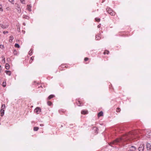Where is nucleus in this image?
<instances>
[{"mask_svg": "<svg viewBox=\"0 0 151 151\" xmlns=\"http://www.w3.org/2000/svg\"><path fill=\"white\" fill-rule=\"evenodd\" d=\"M54 96H55L54 95H51L48 96V99L49 100H50V99H51L53 98L54 97Z\"/></svg>", "mask_w": 151, "mask_h": 151, "instance_id": "obj_16", "label": "nucleus"}, {"mask_svg": "<svg viewBox=\"0 0 151 151\" xmlns=\"http://www.w3.org/2000/svg\"><path fill=\"white\" fill-rule=\"evenodd\" d=\"M40 87H42V86H40Z\"/></svg>", "mask_w": 151, "mask_h": 151, "instance_id": "obj_47", "label": "nucleus"}, {"mask_svg": "<svg viewBox=\"0 0 151 151\" xmlns=\"http://www.w3.org/2000/svg\"><path fill=\"white\" fill-rule=\"evenodd\" d=\"M34 59V57L32 56V57H31V60H32L31 61V60H30V61H29L30 63H32V61Z\"/></svg>", "mask_w": 151, "mask_h": 151, "instance_id": "obj_29", "label": "nucleus"}, {"mask_svg": "<svg viewBox=\"0 0 151 151\" xmlns=\"http://www.w3.org/2000/svg\"><path fill=\"white\" fill-rule=\"evenodd\" d=\"M147 149V150H151V145L149 143H147L146 145Z\"/></svg>", "mask_w": 151, "mask_h": 151, "instance_id": "obj_6", "label": "nucleus"}, {"mask_svg": "<svg viewBox=\"0 0 151 151\" xmlns=\"http://www.w3.org/2000/svg\"><path fill=\"white\" fill-rule=\"evenodd\" d=\"M2 85L3 87H5L6 86V82H3L2 84Z\"/></svg>", "mask_w": 151, "mask_h": 151, "instance_id": "obj_26", "label": "nucleus"}, {"mask_svg": "<svg viewBox=\"0 0 151 151\" xmlns=\"http://www.w3.org/2000/svg\"><path fill=\"white\" fill-rule=\"evenodd\" d=\"M47 104L49 106H51V105L52 104V103L50 101H48L47 102Z\"/></svg>", "mask_w": 151, "mask_h": 151, "instance_id": "obj_28", "label": "nucleus"}, {"mask_svg": "<svg viewBox=\"0 0 151 151\" xmlns=\"http://www.w3.org/2000/svg\"><path fill=\"white\" fill-rule=\"evenodd\" d=\"M0 26L3 29L7 28L8 27V25H4L2 24H0Z\"/></svg>", "mask_w": 151, "mask_h": 151, "instance_id": "obj_9", "label": "nucleus"}, {"mask_svg": "<svg viewBox=\"0 0 151 151\" xmlns=\"http://www.w3.org/2000/svg\"><path fill=\"white\" fill-rule=\"evenodd\" d=\"M13 39V37L12 36H10L9 37V41L10 42H12Z\"/></svg>", "mask_w": 151, "mask_h": 151, "instance_id": "obj_18", "label": "nucleus"}, {"mask_svg": "<svg viewBox=\"0 0 151 151\" xmlns=\"http://www.w3.org/2000/svg\"><path fill=\"white\" fill-rule=\"evenodd\" d=\"M7 60H8V61H9V60H10V59L9 58H8L7 59Z\"/></svg>", "mask_w": 151, "mask_h": 151, "instance_id": "obj_44", "label": "nucleus"}, {"mask_svg": "<svg viewBox=\"0 0 151 151\" xmlns=\"http://www.w3.org/2000/svg\"><path fill=\"white\" fill-rule=\"evenodd\" d=\"M129 150L131 151H135L136 150V147L132 146L129 148Z\"/></svg>", "mask_w": 151, "mask_h": 151, "instance_id": "obj_7", "label": "nucleus"}, {"mask_svg": "<svg viewBox=\"0 0 151 151\" xmlns=\"http://www.w3.org/2000/svg\"><path fill=\"white\" fill-rule=\"evenodd\" d=\"M23 18L27 19H29V17L26 15H23Z\"/></svg>", "mask_w": 151, "mask_h": 151, "instance_id": "obj_17", "label": "nucleus"}, {"mask_svg": "<svg viewBox=\"0 0 151 151\" xmlns=\"http://www.w3.org/2000/svg\"><path fill=\"white\" fill-rule=\"evenodd\" d=\"M100 38V37L99 35H96V40H98Z\"/></svg>", "mask_w": 151, "mask_h": 151, "instance_id": "obj_24", "label": "nucleus"}, {"mask_svg": "<svg viewBox=\"0 0 151 151\" xmlns=\"http://www.w3.org/2000/svg\"><path fill=\"white\" fill-rule=\"evenodd\" d=\"M0 48L1 49H3L4 48V46L3 45H0Z\"/></svg>", "mask_w": 151, "mask_h": 151, "instance_id": "obj_34", "label": "nucleus"}, {"mask_svg": "<svg viewBox=\"0 0 151 151\" xmlns=\"http://www.w3.org/2000/svg\"><path fill=\"white\" fill-rule=\"evenodd\" d=\"M97 27L98 28H99L100 27V25H98V26Z\"/></svg>", "mask_w": 151, "mask_h": 151, "instance_id": "obj_43", "label": "nucleus"}, {"mask_svg": "<svg viewBox=\"0 0 151 151\" xmlns=\"http://www.w3.org/2000/svg\"><path fill=\"white\" fill-rule=\"evenodd\" d=\"M32 51H31V50H30L29 51V55H32Z\"/></svg>", "mask_w": 151, "mask_h": 151, "instance_id": "obj_38", "label": "nucleus"}, {"mask_svg": "<svg viewBox=\"0 0 151 151\" xmlns=\"http://www.w3.org/2000/svg\"><path fill=\"white\" fill-rule=\"evenodd\" d=\"M40 125L41 127H42L44 126V124H40Z\"/></svg>", "mask_w": 151, "mask_h": 151, "instance_id": "obj_40", "label": "nucleus"}, {"mask_svg": "<svg viewBox=\"0 0 151 151\" xmlns=\"http://www.w3.org/2000/svg\"><path fill=\"white\" fill-rule=\"evenodd\" d=\"M32 6L30 5H27V9L29 12L32 11Z\"/></svg>", "mask_w": 151, "mask_h": 151, "instance_id": "obj_8", "label": "nucleus"}, {"mask_svg": "<svg viewBox=\"0 0 151 151\" xmlns=\"http://www.w3.org/2000/svg\"><path fill=\"white\" fill-rule=\"evenodd\" d=\"M39 127H34L33 128V130L35 131H37L39 129Z\"/></svg>", "mask_w": 151, "mask_h": 151, "instance_id": "obj_19", "label": "nucleus"}, {"mask_svg": "<svg viewBox=\"0 0 151 151\" xmlns=\"http://www.w3.org/2000/svg\"><path fill=\"white\" fill-rule=\"evenodd\" d=\"M13 54L14 55H17V52L16 50H15L13 51Z\"/></svg>", "mask_w": 151, "mask_h": 151, "instance_id": "obj_23", "label": "nucleus"}, {"mask_svg": "<svg viewBox=\"0 0 151 151\" xmlns=\"http://www.w3.org/2000/svg\"><path fill=\"white\" fill-rule=\"evenodd\" d=\"M0 113L1 116H3L4 113V109H1L0 110Z\"/></svg>", "mask_w": 151, "mask_h": 151, "instance_id": "obj_10", "label": "nucleus"}, {"mask_svg": "<svg viewBox=\"0 0 151 151\" xmlns=\"http://www.w3.org/2000/svg\"><path fill=\"white\" fill-rule=\"evenodd\" d=\"M2 62L4 63H5V58H4L3 60H2Z\"/></svg>", "mask_w": 151, "mask_h": 151, "instance_id": "obj_39", "label": "nucleus"}, {"mask_svg": "<svg viewBox=\"0 0 151 151\" xmlns=\"http://www.w3.org/2000/svg\"><path fill=\"white\" fill-rule=\"evenodd\" d=\"M120 108H117L116 109V111L117 112H119L120 111Z\"/></svg>", "mask_w": 151, "mask_h": 151, "instance_id": "obj_30", "label": "nucleus"}, {"mask_svg": "<svg viewBox=\"0 0 151 151\" xmlns=\"http://www.w3.org/2000/svg\"><path fill=\"white\" fill-rule=\"evenodd\" d=\"M103 112L102 111H101L100 112H99L98 114V117H100L101 116H103Z\"/></svg>", "mask_w": 151, "mask_h": 151, "instance_id": "obj_14", "label": "nucleus"}, {"mask_svg": "<svg viewBox=\"0 0 151 151\" xmlns=\"http://www.w3.org/2000/svg\"><path fill=\"white\" fill-rule=\"evenodd\" d=\"M88 111L86 110H82L81 111V113L83 114H88Z\"/></svg>", "mask_w": 151, "mask_h": 151, "instance_id": "obj_11", "label": "nucleus"}, {"mask_svg": "<svg viewBox=\"0 0 151 151\" xmlns=\"http://www.w3.org/2000/svg\"><path fill=\"white\" fill-rule=\"evenodd\" d=\"M88 59V58H84V60L85 61H87Z\"/></svg>", "mask_w": 151, "mask_h": 151, "instance_id": "obj_36", "label": "nucleus"}, {"mask_svg": "<svg viewBox=\"0 0 151 151\" xmlns=\"http://www.w3.org/2000/svg\"><path fill=\"white\" fill-rule=\"evenodd\" d=\"M17 7H18L17 10L18 12L19 13H20L21 12V9L20 7L19 6V5H17Z\"/></svg>", "mask_w": 151, "mask_h": 151, "instance_id": "obj_13", "label": "nucleus"}, {"mask_svg": "<svg viewBox=\"0 0 151 151\" xmlns=\"http://www.w3.org/2000/svg\"><path fill=\"white\" fill-rule=\"evenodd\" d=\"M76 103L78 105V106H81V104L80 102V101H78L76 102Z\"/></svg>", "mask_w": 151, "mask_h": 151, "instance_id": "obj_20", "label": "nucleus"}, {"mask_svg": "<svg viewBox=\"0 0 151 151\" xmlns=\"http://www.w3.org/2000/svg\"><path fill=\"white\" fill-rule=\"evenodd\" d=\"M41 109L39 107H37L34 110L35 112L37 114H39L41 112Z\"/></svg>", "mask_w": 151, "mask_h": 151, "instance_id": "obj_4", "label": "nucleus"}, {"mask_svg": "<svg viewBox=\"0 0 151 151\" xmlns=\"http://www.w3.org/2000/svg\"><path fill=\"white\" fill-rule=\"evenodd\" d=\"M21 2L23 4H24V3H23L24 1V0H20Z\"/></svg>", "mask_w": 151, "mask_h": 151, "instance_id": "obj_37", "label": "nucleus"}, {"mask_svg": "<svg viewBox=\"0 0 151 151\" xmlns=\"http://www.w3.org/2000/svg\"><path fill=\"white\" fill-rule=\"evenodd\" d=\"M9 64L6 63L5 65V68L7 70H8L9 68Z\"/></svg>", "mask_w": 151, "mask_h": 151, "instance_id": "obj_15", "label": "nucleus"}, {"mask_svg": "<svg viewBox=\"0 0 151 151\" xmlns=\"http://www.w3.org/2000/svg\"><path fill=\"white\" fill-rule=\"evenodd\" d=\"M3 11V9L2 5L0 4V11Z\"/></svg>", "mask_w": 151, "mask_h": 151, "instance_id": "obj_31", "label": "nucleus"}, {"mask_svg": "<svg viewBox=\"0 0 151 151\" xmlns=\"http://www.w3.org/2000/svg\"><path fill=\"white\" fill-rule=\"evenodd\" d=\"M107 12L112 16H114L115 15V12L113 11L111 9L107 7L106 9Z\"/></svg>", "mask_w": 151, "mask_h": 151, "instance_id": "obj_2", "label": "nucleus"}, {"mask_svg": "<svg viewBox=\"0 0 151 151\" xmlns=\"http://www.w3.org/2000/svg\"><path fill=\"white\" fill-rule=\"evenodd\" d=\"M144 148V144L143 143H141L138 148L139 151H143Z\"/></svg>", "mask_w": 151, "mask_h": 151, "instance_id": "obj_3", "label": "nucleus"}, {"mask_svg": "<svg viewBox=\"0 0 151 151\" xmlns=\"http://www.w3.org/2000/svg\"><path fill=\"white\" fill-rule=\"evenodd\" d=\"M8 31H4V32H3V33L4 34H5L6 33H8Z\"/></svg>", "mask_w": 151, "mask_h": 151, "instance_id": "obj_35", "label": "nucleus"}, {"mask_svg": "<svg viewBox=\"0 0 151 151\" xmlns=\"http://www.w3.org/2000/svg\"><path fill=\"white\" fill-rule=\"evenodd\" d=\"M23 24L24 25V26H25L26 25V24L24 22L23 23Z\"/></svg>", "mask_w": 151, "mask_h": 151, "instance_id": "obj_42", "label": "nucleus"}, {"mask_svg": "<svg viewBox=\"0 0 151 151\" xmlns=\"http://www.w3.org/2000/svg\"><path fill=\"white\" fill-rule=\"evenodd\" d=\"M20 30V28H18L17 30H18V31H19Z\"/></svg>", "mask_w": 151, "mask_h": 151, "instance_id": "obj_45", "label": "nucleus"}, {"mask_svg": "<svg viewBox=\"0 0 151 151\" xmlns=\"http://www.w3.org/2000/svg\"><path fill=\"white\" fill-rule=\"evenodd\" d=\"M15 47H16L18 48H19L20 47L19 45V44H18L17 43H16L15 44Z\"/></svg>", "mask_w": 151, "mask_h": 151, "instance_id": "obj_22", "label": "nucleus"}, {"mask_svg": "<svg viewBox=\"0 0 151 151\" xmlns=\"http://www.w3.org/2000/svg\"><path fill=\"white\" fill-rule=\"evenodd\" d=\"M59 113L61 114L62 113L64 112V111L63 109H60L59 110Z\"/></svg>", "mask_w": 151, "mask_h": 151, "instance_id": "obj_21", "label": "nucleus"}, {"mask_svg": "<svg viewBox=\"0 0 151 151\" xmlns=\"http://www.w3.org/2000/svg\"><path fill=\"white\" fill-rule=\"evenodd\" d=\"M127 151H130V150L129 149V150H127Z\"/></svg>", "mask_w": 151, "mask_h": 151, "instance_id": "obj_46", "label": "nucleus"}, {"mask_svg": "<svg viewBox=\"0 0 151 151\" xmlns=\"http://www.w3.org/2000/svg\"><path fill=\"white\" fill-rule=\"evenodd\" d=\"M109 53V51L108 50H106L104 52V54L105 55L106 54H108Z\"/></svg>", "mask_w": 151, "mask_h": 151, "instance_id": "obj_25", "label": "nucleus"}, {"mask_svg": "<svg viewBox=\"0 0 151 151\" xmlns=\"http://www.w3.org/2000/svg\"><path fill=\"white\" fill-rule=\"evenodd\" d=\"M9 1L11 3H12V4H14V0H9Z\"/></svg>", "mask_w": 151, "mask_h": 151, "instance_id": "obj_33", "label": "nucleus"}, {"mask_svg": "<svg viewBox=\"0 0 151 151\" xmlns=\"http://www.w3.org/2000/svg\"><path fill=\"white\" fill-rule=\"evenodd\" d=\"M136 134V132L135 131L130 132L127 134L124 135L122 137L117 139L111 142L109 145L112 146V145H115L118 142H123L127 140L133 139H134L133 137H135V136H137Z\"/></svg>", "mask_w": 151, "mask_h": 151, "instance_id": "obj_1", "label": "nucleus"}, {"mask_svg": "<svg viewBox=\"0 0 151 151\" xmlns=\"http://www.w3.org/2000/svg\"><path fill=\"white\" fill-rule=\"evenodd\" d=\"M5 72L6 73V74L10 76H11V71H9V70H6L5 71Z\"/></svg>", "mask_w": 151, "mask_h": 151, "instance_id": "obj_12", "label": "nucleus"}, {"mask_svg": "<svg viewBox=\"0 0 151 151\" xmlns=\"http://www.w3.org/2000/svg\"><path fill=\"white\" fill-rule=\"evenodd\" d=\"M2 70V68L1 67V65H0V71H1Z\"/></svg>", "mask_w": 151, "mask_h": 151, "instance_id": "obj_41", "label": "nucleus"}, {"mask_svg": "<svg viewBox=\"0 0 151 151\" xmlns=\"http://www.w3.org/2000/svg\"><path fill=\"white\" fill-rule=\"evenodd\" d=\"M95 20L96 21H97V22H99L100 21V18H95Z\"/></svg>", "mask_w": 151, "mask_h": 151, "instance_id": "obj_32", "label": "nucleus"}, {"mask_svg": "<svg viewBox=\"0 0 151 151\" xmlns=\"http://www.w3.org/2000/svg\"><path fill=\"white\" fill-rule=\"evenodd\" d=\"M146 135L147 137H151V131L149 130L147 131L146 133Z\"/></svg>", "mask_w": 151, "mask_h": 151, "instance_id": "obj_5", "label": "nucleus"}, {"mask_svg": "<svg viewBox=\"0 0 151 151\" xmlns=\"http://www.w3.org/2000/svg\"><path fill=\"white\" fill-rule=\"evenodd\" d=\"M5 108V105L4 104H3L2 105L1 109H4Z\"/></svg>", "mask_w": 151, "mask_h": 151, "instance_id": "obj_27", "label": "nucleus"}]
</instances>
